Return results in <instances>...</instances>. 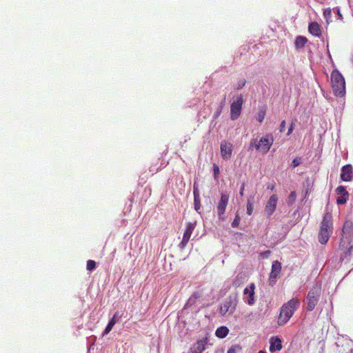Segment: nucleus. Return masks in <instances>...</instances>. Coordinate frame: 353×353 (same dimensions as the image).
<instances>
[{"mask_svg": "<svg viewBox=\"0 0 353 353\" xmlns=\"http://www.w3.org/2000/svg\"><path fill=\"white\" fill-rule=\"evenodd\" d=\"M352 238L353 222L349 219L345 220L342 228L339 242V248L345 252V257L350 255L351 251L353 249V245H351Z\"/></svg>", "mask_w": 353, "mask_h": 353, "instance_id": "1", "label": "nucleus"}, {"mask_svg": "<svg viewBox=\"0 0 353 353\" xmlns=\"http://www.w3.org/2000/svg\"><path fill=\"white\" fill-rule=\"evenodd\" d=\"M333 220L330 212H326L320 225V229L318 233L319 242L322 244H326L333 233Z\"/></svg>", "mask_w": 353, "mask_h": 353, "instance_id": "2", "label": "nucleus"}, {"mask_svg": "<svg viewBox=\"0 0 353 353\" xmlns=\"http://www.w3.org/2000/svg\"><path fill=\"white\" fill-rule=\"evenodd\" d=\"M300 301L297 298H292L286 303H285L280 310V314L278 317L277 324L283 326L286 324L295 311L299 308Z\"/></svg>", "mask_w": 353, "mask_h": 353, "instance_id": "3", "label": "nucleus"}, {"mask_svg": "<svg viewBox=\"0 0 353 353\" xmlns=\"http://www.w3.org/2000/svg\"><path fill=\"white\" fill-rule=\"evenodd\" d=\"M330 83L333 94L338 97H344L346 94L345 81L342 74L334 69L330 74Z\"/></svg>", "mask_w": 353, "mask_h": 353, "instance_id": "4", "label": "nucleus"}, {"mask_svg": "<svg viewBox=\"0 0 353 353\" xmlns=\"http://www.w3.org/2000/svg\"><path fill=\"white\" fill-rule=\"evenodd\" d=\"M321 288L319 285L314 286L307 296V310L312 311L316 307L321 296Z\"/></svg>", "mask_w": 353, "mask_h": 353, "instance_id": "5", "label": "nucleus"}, {"mask_svg": "<svg viewBox=\"0 0 353 353\" xmlns=\"http://www.w3.org/2000/svg\"><path fill=\"white\" fill-rule=\"evenodd\" d=\"M238 303V299L236 296H230L226 299L221 305L219 313L222 316L226 314H233L236 310Z\"/></svg>", "mask_w": 353, "mask_h": 353, "instance_id": "6", "label": "nucleus"}, {"mask_svg": "<svg viewBox=\"0 0 353 353\" xmlns=\"http://www.w3.org/2000/svg\"><path fill=\"white\" fill-rule=\"evenodd\" d=\"M274 142V139L272 134H266L257 143H250V147L254 145L257 150H259L263 154L267 153Z\"/></svg>", "mask_w": 353, "mask_h": 353, "instance_id": "7", "label": "nucleus"}, {"mask_svg": "<svg viewBox=\"0 0 353 353\" xmlns=\"http://www.w3.org/2000/svg\"><path fill=\"white\" fill-rule=\"evenodd\" d=\"M243 103V98L242 95L238 96L230 105V119L233 121L236 120L241 113L242 105Z\"/></svg>", "mask_w": 353, "mask_h": 353, "instance_id": "8", "label": "nucleus"}, {"mask_svg": "<svg viewBox=\"0 0 353 353\" xmlns=\"http://www.w3.org/2000/svg\"><path fill=\"white\" fill-rule=\"evenodd\" d=\"M255 284L252 283L243 290V300L249 305H253L255 303Z\"/></svg>", "mask_w": 353, "mask_h": 353, "instance_id": "9", "label": "nucleus"}, {"mask_svg": "<svg viewBox=\"0 0 353 353\" xmlns=\"http://www.w3.org/2000/svg\"><path fill=\"white\" fill-rule=\"evenodd\" d=\"M281 272V263L278 261L272 263V270L269 277V285H274L276 280L280 277Z\"/></svg>", "mask_w": 353, "mask_h": 353, "instance_id": "10", "label": "nucleus"}, {"mask_svg": "<svg viewBox=\"0 0 353 353\" xmlns=\"http://www.w3.org/2000/svg\"><path fill=\"white\" fill-rule=\"evenodd\" d=\"M229 201V195L226 194H222L221 196V199L218 202L217 205V214L219 219H224V214L228 204Z\"/></svg>", "mask_w": 353, "mask_h": 353, "instance_id": "11", "label": "nucleus"}, {"mask_svg": "<svg viewBox=\"0 0 353 353\" xmlns=\"http://www.w3.org/2000/svg\"><path fill=\"white\" fill-rule=\"evenodd\" d=\"M196 226V222L194 223H189L185 228V230L183 233V239L181 242L179 243V247L181 249H184L185 247L187 245L191 235L195 228Z\"/></svg>", "mask_w": 353, "mask_h": 353, "instance_id": "12", "label": "nucleus"}, {"mask_svg": "<svg viewBox=\"0 0 353 353\" xmlns=\"http://www.w3.org/2000/svg\"><path fill=\"white\" fill-rule=\"evenodd\" d=\"M278 197L276 194H272L265 204L264 212L268 216L273 214L277 205Z\"/></svg>", "mask_w": 353, "mask_h": 353, "instance_id": "13", "label": "nucleus"}, {"mask_svg": "<svg viewBox=\"0 0 353 353\" xmlns=\"http://www.w3.org/2000/svg\"><path fill=\"white\" fill-rule=\"evenodd\" d=\"M341 179L345 182H350L353 179V168L352 165L347 164L341 168Z\"/></svg>", "mask_w": 353, "mask_h": 353, "instance_id": "14", "label": "nucleus"}, {"mask_svg": "<svg viewBox=\"0 0 353 353\" xmlns=\"http://www.w3.org/2000/svg\"><path fill=\"white\" fill-rule=\"evenodd\" d=\"M221 155L223 159H229L232 153V145L227 142L225 141H223L221 143Z\"/></svg>", "mask_w": 353, "mask_h": 353, "instance_id": "15", "label": "nucleus"}, {"mask_svg": "<svg viewBox=\"0 0 353 353\" xmlns=\"http://www.w3.org/2000/svg\"><path fill=\"white\" fill-rule=\"evenodd\" d=\"M270 351L271 352H277L281 350L282 341L279 336H272L270 339Z\"/></svg>", "mask_w": 353, "mask_h": 353, "instance_id": "16", "label": "nucleus"}, {"mask_svg": "<svg viewBox=\"0 0 353 353\" xmlns=\"http://www.w3.org/2000/svg\"><path fill=\"white\" fill-rule=\"evenodd\" d=\"M207 339H201L194 343L190 350V353H202L205 350Z\"/></svg>", "mask_w": 353, "mask_h": 353, "instance_id": "17", "label": "nucleus"}, {"mask_svg": "<svg viewBox=\"0 0 353 353\" xmlns=\"http://www.w3.org/2000/svg\"><path fill=\"white\" fill-rule=\"evenodd\" d=\"M308 31L313 36L319 37L321 35L320 25L316 22H311L308 26Z\"/></svg>", "mask_w": 353, "mask_h": 353, "instance_id": "18", "label": "nucleus"}, {"mask_svg": "<svg viewBox=\"0 0 353 353\" xmlns=\"http://www.w3.org/2000/svg\"><path fill=\"white\" fill-rule=\"evenodd\" d=\"M121 316L119 315V313L117 312H115L112 318L110 320L106 327L105 328L103 334H108L111 331L115 323L119 320Z\"/></svg>", "mask_w": 353, "mask_h": 353, "instance_id": "19", "label": "nucleus"}, {"mask_svg": "<svg viewBox=\"0 0 353 353\" xmlns=\"http://www.w3.org/2000/svg\"><path fill=\"white\" fill-rule=\"evenodd\" d=\"M307 41V39L306 37L303 36H298L296 37L294 46L296 49H300L305 46Z\"/></svg>", "mask_w": 353, "mask_h": 353, "instance_id": "20", "label": "nucleus"}, {"mask_svg": "<svg viewBox=\"0 0 353 353\" xmlns=\"http://www.w3.org/2000/svg\"><path fill=\"white\" fill-rule=\"evenodd\" d=\"M229 333V330L225 326H221L216 329L215 332V334L218 338L223 339L225 338Z\"/></svg>", "mask_w": 353, "mask_h": 353, "instance_id": "21", "label": "nucleus"}, {"mask_svg": "<svg viewBox=\"0 0 353 353\" xmlns=\"http://www.w3.org/2000/svg\"><path fill=\"white\" fill-rule=\"evenodd\" d=\"M202 292L198 291L194 292L191 296L188 299V301L186 303V305H193L194 304L196 301L202 297Z\"/></svg>", "mask_w": 353, "mask_h": 353, "instance_id": "22", "label": "nucleus"}, {"mask_svg": "<svg viewBox=\"0 0 353 353\" xmlns=\"http://www.w3.org/2000/svg\"><path fill=\"white\" fill-rule=\"evenodd\" d=\"M245 274L242 273H239L237 274L234 280L233 281V285L235 287H239L241 285L242 282L245 279Z\"/></svg>", "mask_w": 353, "mask_h": 353, "instance_id": "23", "label": "nucleus"}, {"mask_svg": "<svg viewBox=\"0 0 353 353\" xmlns=\"http://www.w3.org/2000/svg\"><path fill=\"white\" fill-rule=\"evenodd\" d=\"M336 193L338 195L347 196L350 195L349 192L346 190L345 188L343 185H339L336 189Z\"/></svg>", "mask_w": 353, "mask_h": 353, "instance_id": "24", "label": "nucleus"}, {"mask_svg": "<svg viewBox=\"0 0 353 353\" xmlns=\"http://www.w3.org/2000/svg\"><path fill=\"white\" fill-rule=\"evenodd\" d=\"M252 200H253V197L250 196L248 201H247V214L248 215H251L253 212V210H254V208H253V204H252Z\"/></svg>", "mask_w": 353, "mask_h": 353, "instance_id": "25", "label": "nucleus"}, {"mask_svg": "<svg viewBox=\"0 0 353 353\" xmlns=\"http://www.w3.org/2000/svg\"><path fill=\"white\" fill-rule=\"evenodd\" d=\"M296 199V192H292L290 194L289 196L288 197L286 202H287L288 205H293L295 203Z\"/></svg>", "mask_w": 353, "mask_h": 353, "instance_id": "26", "label": "nucleus"}, {"mask_svg": "<svg viewBox=\"0 0 353 353\" xmlns=\"http://www.w3.org/2000/svg\"><path fill=\"white\" fill-rule=\"evenodd\" d=\"M349 196H350V195H347V196H343V195H340L336 199V203L338 205L345 204L347 203V200L349 199Z\"/></svg>", "mask_w": 353, "mask_h": 353, "instance_id": "27", "label": "nucleus"}, {"mask_svg": "<svg viewBox=\"0 0 353 353\" xmlns=\"http://www.w3.org/2000/svg\"><path fill=\"white\" fill-rule=\"evenodd\" d=\"M241 351V347L239 345H232L228 350V353H237Z\"/></svg>", "mask_w": 353, "mask_h": 353, "instance_id": "28", "label": "nucleus"}, {"mask_svg": "<svg viewBox=\"0 0 353 353\" xmlns=\"http://www.w3.org/2000/svg\"><path fill=\"white\" fill-rule=\"evenodd\" d=\"M95 268H96V263L94 261L88 260L87 261L86 268L88 270H89V271L93 270L94 269H95Z\"/></svg>", "mask_w": 353, "mask_h": 353, "instance_id": "29", "label": "nucleus"}, {"mask_svg": "<svg viewBox=\"0 0 353 353\" xmlns=\"http://www.w3.org/2000/svg\"><path fill=\"white\" fill-rule=\"evenodd\" d=\"M240 220H241L240 216L239 215V214H236L235 217L231 224L232 227V228H238L239 223H240Z\"/></svg>", "mask_w": 353, "mask_h": 353, "instance_id": "30", "label": "nucleus"}, {"mask_svg": "<svg viewBox=\"0 0 353 353\" xmlns=\"http://www.w3.org/2000/svg\"><path fill=\"white\" fill-rule=\"evenodd\" d=\"M194 205L195 210L199 212L201 206L200 197L194 198Z\"/></svg>", "mask_w": 353, "mask_h": 353, "instance_id": "31", "label": "nucleus"}, {"mask_svg": "<svg viewBox=\"0 0 353 353\" xmlns=\"http://www.w3.org/2000/svg\"><path fill=\"white\" fill-rule=\"evenodd\" d=\"M332 16V10L331 8H328L324 10L323 11V17L326 19L327 21L331 18Z\"/></svg>", "mask_w": 353, "mask_h": 353, "instance_id": "32", "label": "nucleus"}, {"mask_svg": "<svg viewBox=\"0 0 353 353\" xmlns=\"http://www.w3.org/2000/svg\"><path fill=\"white\" fill-rule=\"evenodd\" d=\"M213 172L214 179H217L220 174V170L218 165L213 164Z\"/></svg>", "mask_w": 353, "mask_h": 353, "instance_id": "33", "label": "nucleus"}, {"mask_svg": "<svg viewBox=\"0 0 353 353\" xmlns=\"http://www.w3.org/2000/svg\"><path fill=\"white\" fill-rule=\"evenodd\" d=\"M265 111L262 110H260L258 113V117H257V120L260 122V123H262L265 119Z\"/></svg>", "mask_w": 353, "mask_h": 353, "instance_id": "34", "label": "nucleus"}, {"mask_svg": "<svg viewBox=\"0 0 353 353\" xmlns=\"http://www.w3.org/2000/svg\"><path fill=\"white\" fill-rule=\"evenodd\" d=\"M193 194H194V198L200 197L199 191L198 187L196 185V183H194V186H193Z\"/></svg>", "mask_w": 353, "mask_h": 353, "instance_id": "35", "label": "nucleus"}, {"mask_svg": "<svg viewBox=\"0 0 353 353\" xmlns=\"http://www.w3.org/2000/svg\"><path fill=\"white\" fill-rule=\"evenodd\" d=\"M300 163H301V159L296 158V159H293L291 165L292 168H294L297 167L298 165H299Z\"/></svg>", "mask_w": 353, "mask_h": 353, "instance_id": "36", "label": "nucleus"}, {"mask_svg": "<svg viewBox=\"0 0 353 353\" xmlns=\"http://www.w3.org/2000/svg\"><path fill=\"white\" fill-rule=\"evenodd\" d=\"M271 254V251L270 250H266V251H264L263 252H261L260 253V256L261 258H268L270 254Z\"/></svg>", "mask_w": 353, "mask_h": 353, "instance_id": "37", "label": "nucleus"}, {"mask_svg": "<svg viewBox=\"0 0 353 353\" xmlns=\"http://www.w3.org/2000/svg\"><path fill=\"white\" fill-rule=\"evenodd\" d=\"M285 121H283L280 124V132H283L285 131Z\"/></svg>", "mask_w": 353, "mask_h": 353, "instance_id": "38", "label": "nucleus"}, {"mask_svg": "<svg viewBox=\"0 0 353 353\" xmlns=\"http://www.w3.org/2000/svg\"><path fill=\"white\" fill-rule=\"evenodd\" d=\"M245 183H243L241 184V188H240V191H239V194L243 196V194H244V190H245Z\"/></svg>", "mask_w": 353, "mask_h": 353, "instance_id": "39", "label": "nucleus"}, {"mask_svg": "<svg viewBox=\"0 0 353 353\" xmlns=\"http://www.w3.org/2000/svg\"><path fill=\"white\" fill-rule=\"evenodd\" d=\"M293 130H294V123H292L288 129V135H290L292 132Z\"/></svg>", "mask_w": 353, "mask_h": 353, "instance_id": "40", "label": "nucleus"}, {"mask_svg": "<svg viewBox=\"0 0 353 353\" xmlns=\"http://www.w3.org/2000/svg\"><path fill=\"white\" fill-rule=\"evenodd\" d=\"M274 188H275V186H274V184L269 185L268 186V189H270V190H273L274 189Z\"/></svg>", "mask_w": 353, "mask_h": 353, "instance_id": "41", "label": "nucleus"}, {"mask_svg": "<svg viewBox=\"0 0 353 353\" xmlns=\"http://www.w3.org/2000/svg\"><path fill=\"white\" fill-rule=\"evenodd\" d=\"M245 83V81H244L242 83V84H239V86L238 89H241V88H243V86H244Z\"/></svg>", "mask_w": 353, "mask_h": 353, "instance_id": "42", "label": "nucleus"}, {"mask_svg": "<svg viewBox=\"0 0 353 353\" xmlns=\"http://www.w3.org/2000/svg\"><path fill=\"white\" fill-rule=\"evenodd\" d=\"M337 14H338V15L339 16V17H340L341 19H342V14H341L339 9H338V10H337Z\"/></svg>", "mask_w": 353, "mask_h": 353, "instance_id": "43", "label": "nucleus"}, {"mask_svg": "<svg viewBox=\"0 0 353 353\" xmlns=\"http://www.w3.org/2000/svg\"><path fill=\"white\" fill-rule=\"evenodd\" d=\"M258 353H266V352H265L263 350H260Z\"/></svg>", "mask_w": 353, "mask_h": 353, "instance_id": "44", "label": "nucleus"}]
</instances>
